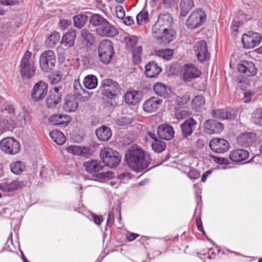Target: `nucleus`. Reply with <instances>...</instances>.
<instances>
[{"mask_svg": "<svg viewBox=\"0 0 262 262\" xmlns=\"http://www.w3.org/2000/svg\"><path fill=\"white\" fill-rule=\"evenodd\" d=\"M125 161L130 169L140 172L147 168L151 159L149 153L137 145H134L126 151Z\"/></svg>", "mask_w": 262, "mask_h": 262, "instance_id": "1", "label": "nucleus"}, {"mask_svg": "<svg viewBox=\"0 0 262 262\" xmlns=\"http://www.w3.org/2000/svg\"><path fill=\"white\" fill-rule=\"evenodd\" d=\"M32 55V53L27 50L21 59L19 71L23 79H30L33 77L35 74L36 69Z\"/></svg>", "mask_w": 262, "mask_h": 262, "instance_id": "2", "label": "nucleus"}, {"mask_svg": "<svg viewBox=\"0 0 262 262\" xmlns=\"http://www.w3.org/2000/svg\"><path fill=\"white\" fill-rule=\"evenodd\" d=\"M121 88L119 84L112 79H103L99 89V92L110 99H115L121 94Z\"/></svg>", "mask_w": 262, "mask_h": 262, "instance_id": "3", "label": "nucleus"}, {"mask_svg": "<svg viewBox=\"0 0 262 262\" xmlns=\"http://www.w3.org/2000/svg\"><path fill=\"white\" fill-rule=\"evenodd\" d=\"M100 157L103 163L111 168L117 166L121 160L119 152L109 147H105L101 150Z\"/></svg>", "mask_w": 262, "mask_h": 262, "instance_id": "4", "label": "nucleus"}, {"mask_svg": "<svg viewBox=\"0 0 262 262\" xmlns=\"http://www.w3.org/2000/svg\"><path fill=\"white\" fill-rule=\"evenodd\" d=\"M98 56L100 61L108 64L114 54L112 42L107 39L102 40L98 47Z\"/></svg>", "mask_w": 262, "mask_h": 262, "instance_id": "5", "label": "nucleus"}, {"mask_svg": "<svg viewBox=\"0 0 262 262\" xmlns=\"http://www.w3.org/2000/svg\"><path fill=\"white\" fill-rule=\"evenodd\" d=\"M206 19L205 12L202 9H196L187 18L186 25L189 29L198 28L205 23Z\"/></svg>", "mask_w": 262, "mask_h": 262, "instance_id": "6", "label": "nucleus"}, {"mask_svg": "<svg viewBox=\"0 0 262 262\" xmlns=\"http://www.w3.org/2000/svg\"><path fill=\"white\" fill-rule=\"evenodd\" d=\"M56 56L52 50H47L42 52L39 57V65L45 72H50L55 66Z\"/></svg>", "mask_w": 262, "mask_h": 262, "instance_id": "7", "label": "nucleus"}, {"mask_svg": "<svg viewBox=\"0 0 262 262\" xmlns=\"http://www.w3.org/2000/svg\"><path fill=\"white\" fill-rule=\"evenodd\" d=\"M20 148L19 142L12 137L4 138L0 142V148L7 154L15 155L19 152Z\"/></svg>", "mask_w": 262, "mask_h": 262, "instance_id": "8", "label": "nucleus"}, {"mask_svg": "<svg viewBox=\"0 0 262 262\" xmlns=\"http://www.w3.org/2000/svg\"><path fill=\"white\" fill-rule=\"evenodd\" d=\"M48 84L46 82L40 80L35 84L31 91V99L35 102L44 99L47 96Z\"/></svg>", "mask_w": 262, "mask_h": 262, "instance_id": "9", "label": "nucleus"}, {"mask_svg": "<svg viewBox=\"0 0 262 262\" xmlns=\"http://www.w3.org/2000/svg\"><path fill=\"white\" fill-rule=\"evenodd\" d=\"M159 27H156V23L154 25L152 30V36L157 40H161L160 43H169L173 39V32H170L168 30H165L162 25H160Z\"/></svg>", "mask_w": 262, "mask_h": 262, "instance_id": "10", "label": "nucleus"}, {"mask_svg": "<svg viewBox=\"0 0 262 262\" xmlns=\"http://www.w3.org/2000/svg\"><path fill=\"white\" fill-rule=\"evenodd\" d=\"M261 36L260 34L252 31L243 35L242 41L244 47L247 49H252L258 46L261 42Z\"/></svg>", "mask_w": 262, "mask_h": 262, "instance_id": "11", "label": "nucleus"}, {"mask_svg": "<svg viewBox=\"0 0 262 262\" xmlns=\"http://www.w3.org/2000/svg\"><path fill=\"white\" fill-rule=\"evenodd\" d=\"M66 150L69 153L85 159H89L94 153L93 149L89 146L70 145L67 147Z\"/></svg>", "mask_w": 262, "mask_h": 262, "instance_id": "12", "label": "nucleus"}, {"mask_svg": "<svg viewBox=\"0 0 262 262\" xmlns=\"http://www.w3.org/2000/svg\"><path fill=\"white\" fill-rule=\"evenodd\" d=\"M193 50L200 62H203L209 59L210 54L205 41L202 40L197 41L194 45Z\"/></svg>", "mask_w": 262, "mask_h": 262, "instance_id": "13", "label": "nucleus"}, {"mask_svg": "<svg viewBox=\"0 0 262 262\" xmlns=\"http://www.w3.org/2000/svg\"><path fill=\"white\" fill-rule=\"evenodd\" d=\"M211 150L216 153L223 154L227 152L230 148L229 142L223 138H214L209 143Z\"/></svg>", "mask_w": 262, "mask_h": 262, "instance_id": "14", "label": "nucleus"}, {"mask_svg": "<svg viewBox=\"0 0 262 262\" xmlns=\"http://www.w3.org/2000/svg\"><path fill=\"white\" fill-rule=\"evenodd\" d=\"M61 90V86H55L50 91V94L46 99V104L48 107L55 108L61 101L62 95L60 91Z\"/></svg>", "mask_w": 262, "mask_h": 262, "instance_id": "15", "label": "nucleus"}, {"mask_svg": "<svg viewBox=\"0 0 262 262\" xmlns=\"http://www.w3.org/2000/svg\"><path fill=\"white\" fill-rule=\"evenodd\" d=\"M96 32L100 36L108 37H113L118 34V29L108 20L101 28H96Z\"/></svg>", "mask_w": 262, "mask_h": 262, "instance_id": "16", "label": "nucleus"}, {"mask_svg": "<svg viewBox=\"0 0 262 262\" xmlns=\"http://www.w3.org/2000/svg\"><path fill=\"white\" fill-rule=\"evenodd\" d=\"M201 74V71L195 65L190 64L183 66V79L186 81H190L199 77Z\"/></svg>", "mask_w": 262, "mask_h": 262, "instance_id": "17", "label": "nucleus"}, {"mask_svg": "<svg viewBox=\"0 0 262 262\" xmlns=\"http://www.w3.org/2000/svg\"><path fill=\"white\" fill-rule=\"evenodd\" d=\"M198 125L197 121L193 118L186 120L180 125L182 135L184 138H187L192 134Z\"/></svg>", "mask_w": 262, "mask_h": 262, "instance_id": "18", "label": "nucleus"}, {"mask_svg": "<svg viewBox=\"0 0 262 262\" xmlns=\"http://www.w3.org/2000/svg\"><path fill=\"white\" fill-rule=\"evenodd\" d=\"M237 71L246 76H253L257 73V69L251 61H242L237 64Z\"/></svg>", "mask_w": 262, "mask_h": 262, "instance_id": "19", "label": "nucleus"}, {"mask_svg": "<svg viewBox=\"0 0 262 262\" xmlns=\"http://www.w3.org/2000/svg\"><path fill=\"white\" fill-rule=\"evenodd\" d=\"M223 124L212 119L206 121L204 124L205 132L209 135L220 134L223 130Z\"/></svg>", "mask_w": 262, "mask_h": 262, "instance_id": "20", "label": "nucleus"}, {"mask_svg": "<svg viewBox=\"0 0 262 262\" xmlns=\"http://www.w3.org/2000/svg\"><path fill=\"white\" fill-rule=\"evenodd\" d=\"M162 102V100L159 98L151 97L144 101L143 109L147 113L155 112L159 109Z\"/></svg>", "mask_w": 262, "mask_h": 262, "instance_id": "21", "label": "nucleus"}, {"mask_svg": "<svg viewBox=\"0 0 262 262\" xmlns=\"http://www.w3.org/2000/svg\"><path fill=\"white\" fill-rule=\"evenodd\" d=\"M157 134L160 139L169 140L173 138L174 132L172 126L164 124L158 126Z\"/></svg>", "mask_w": 262, "mask_h": 262, "instance_id": "22", "label": "nucleus"}, {"mask_svg": "<svg viewBox=\"0 0 262 262\" xmlns=\"http://www.w3.org/2000/svg\"><path fill=\"white\" fill-rule=\"evenodd\" d=\"M83 166L88 173L93 175L101 170L103 167L102 162L96 160L86 161L83 163Z\"/></svg>", "mask_w": 262, "mask_h": 262, "instance_id": "23", "label": "nucleus"}, {"mask_svg": "<svg viewBox=\"0 0 262 262\" xmlns=\"http://www.w3.org/2000/svg\"><path fill=\"white\" fill-rule=\"evenodd\" d=\"M173 24V18L171 15L168 13L160 14L158 16V19L156 23V27H159L160 25H162L165 30H168L170 32H173L171 30V25Z\"/></svg>", "mask_w": 262, "mask_h": 262, "instance_id": "24", "label": "nucleus"}, {"mask_svg": "<svg viewBox=\"0 0 262 262\" xmlns=\"http://www.w3.org/2000/svg\"><path fill=\"white\" fill-rule=\"evenodd\" d=\"M256 139V134L253 132L245 133L241 134L237 138L238 144L244 147H248Z\"/></svg>", "mask_w": 262, "mask_h": 262, "instance_id": "25", "label": "nucleus"}, {"mask_svg": "<svg viewBox=\"0 0 262 262\" xmlns=\"http://www.w3.org/2000/svg\"><path fill=\"white\" fill-rule=\"evenodd\" d=\"M212 115L221 120H233L236 115L235 111L231 109H217L213 111Z\"/></svg>", "mask_w": 262, "mask_h": 262, "instance_id": "26", "label": "nucleus"}, {"mask_svg": "<svg viewBox=\"0 0 262 262\" xmlns=\"http://www.w3.org/2000/svg\"><path fill=\"white\" fill-rule=\"evenodd\" d=\"M22 182L18 180L13 181H6L0 183V190L4 192H13L19 189Z\"/></svg>", "mask_w": 262, "mask_h": 262, "instance_id": "27", "label": "nucleus"}, {"mask_svg": "<svg viewBox=\"0 0 262 262\" xmlns=\"http://www.w3.org/2000/svg\"><path fill=\"white\" fill-rule=\"evenodd\" d=\"M49 121L53 125L64 127L68 125L70 117L67 115H54L49 118Z\"/></svg>", "mask_w": 262, "mask_h": 262, "instance_id": "28", "label": "nucleus"}, {"mask_svg": "<svg viewBox=\"0 0 262 262\" xmlns=\"http://www.w3.org/2000/svg\"><path fill=\"white\" fill-rule=\"evenodd\" d=\"M249 156V152L244 149H237L230 152L229 158L233 162H240L246 160Z\"/></svg>", "mask_w": 262, "mask_h": 262, "instance_id": "29", "label": "nucleus"}, {"mask_svg": "<svg viewBox=\"0 0 262 262\" xmlns=\"http://www.w3.org/2000/svg\"><path fill=\"white\" fill-rule=\"evenodd\" d=\"M76 36V31L70 29L63 35L60 43L66 47H72L74 45Z\"/></svg>", "mask_w": 262, "mask_h": 262, "instance_id": "30", "label": "nucleus"}, {"mask_svg": "<svg viewBox=\"0 0 262 262\" xmlns=\"http://www.w3.org/2000/svg\"><path fill=\"white\" fill-rule=\"evenodd\" d=\"M155 93L158 95L168 98L170 95V90L166 84L161 82H157L153 86Z\"/></svg>", "mask_w": 262, "mask_h": 262, "instance_id": "31", "label": "nucleus"}, {"mask_svg": "<svg viewBox=\"0 0 262 262\" xmlns=\"http://www.w3.org/2000/svg\"><path fill=\"white\" fill-rule=\"evenodd\" d=\"M78 103L74 96H67L64 98L63 109L67 112H74L76 111Z\"/></svg>", "mask_w": 262, "mask_h": 262, "instance_id": "32", "label": "nucleus"}, {"mask_svg": "<svg viewBox=\"0 0 262 262\" xmlns=\"http://www.w3.org/2000/svg\"><path fill=\"white\" fill-rule=\"evenodd\" d=\"M162 69L158 66L155 61L149 62L145 66V73L147 77L152 78L159 74Z\"/></svg>", "mask_w": 262, "mask_h": 262, "instance_id": "33", "label": "nucleus"}, {"mask_svg": "<svg viewBox=\"0 0 262 262\" xmlns=\"http://www.w3.org/2000/svg\"><path fill=\"white\" fill-rule=\"evenodd\" d=\"M107 21L104 16L98 13L92 14L89 19L90 24L97 28H101Z\"/></svg>", "mask_w": 262, "mask_h": 262, "instance_id": "34", "label": "nucleus"}, {"mask_svg": "<svg viewBox=\"0 0 262 262\" xmlns=\"http://www.w3.org/2000/svg\"><path fill=\"white\" fill-rule=\"evenodd\" d=\"M96 135L100 141H107L112 136V131L107 126H102L96 129Z\"/></svg>", "mask_w": 262, "mask_h": 262, "instance_id": "35", "label": "nucleus"}, {"mask_svg": "<svg viewBox=\"0 0 262 262\" xmlns=\"http://www.w3.org/2000/svg\"><path fill=\"white\" fill-rule=\"evenodd\" d=\"M194 7L193 0H181L180 4V15L186 16Z\"/></svg>", "mask_w": 262, "mask_h": 262, "instance_id": "36", "label": "nucleus"}, {"mask_svg": "<svg viewBox=\"0 0 262 262\" xmlns=\"http://www.w3.org/2000/svg\"><path fill=\"white\" fill-rule=\"evenodd\" d=\"M80 36L86 46H92L95 42V35L86 28H83L81 30Z\"/></svg>", "mask_w": 262, "mask_h": 262, "instance_id": "37", "label": "nucleus"}, {"mask_svg": "<svg viewBox=\"0 0 262 262\" xmlns=\"http://www.w3.org/2000/svg\"><path fill=\"white\" fill-rule=\"evenodd\" d=\"M125 102L128 104L136 105L140 101L138 92L136 91L127 92L124 95Z\"/></svg>", "mask_w": 262, "mask_h": 262, "instance_id": "38", "label": "nucleus"}, {"mask_svg": "<svg viewBox=\"0 0 262 262\" xmlns=\"http://www.w3.org/2000/svg\"><path fill=\"white\" fill-rule=\"evenodd\" d=\"M83 84L87 89H94L98 85L97 78L94 75H88L84 77Z\"/></svg>", "mask_w": 262, "mask_h": 262, "instance_id": "39", "label": "nucleus"}, {"mask_svg": "<svg viewBox=\"0 0 262 262\" xmlns=\"http://www.w3.org/2000/svg\"><path fill=\"white\" fill-rule=\"evenodd\" d=\"M74 88L75 93L77 95L82 96L86 100H88L92 95L86 90L82 88V86L80 82L79 79H76L74 82ZM92 94V93H91Z\"/></svg>", "mask_w": 262, "mask_h": 262, "instance_id": "40", "label": "nucleus"}, {"mask_svg": "<svg viewBox=\"0 0 262 262\" xmlns=\"http://www.w3.org/2000/svg\"><path fill=\"white\" fill-rule=\"evenodd\" d=\"M14 127V123L9 118H0V135L4 132L12 130Z\"/></svg>", "mask_w": 262, "mask_h": 262, "instance_id": "41", "label": "nucleus"}, {"mask_svg": "<svg viewBox=\"0 0 262 262\" xmlns=\"http://www.w3.org/2000/svg\"><path fill=\"white\" fill-rule=\"evenodd\" d=\"M50 136L53 141L58 145H62L65 143L66 138L60 131L54 130L50 132Z\"/></svg>", "mask_w": 262, "mask_h": 262, "instance_id": "42", "label": "nucleus"}, {"mask_svg": "<svg viewBox=\"0 0 262 262\" xmlns=\"http://www.w3.org/2000/svg\"><path fill=\"white\" fill-rule=\"evenodd\" d=\"M88 20V17L85 14H78L73 17L74 25L75 27L81 29Z\"/></svg>", "mask_w": 262, "mask_h": 262, "instance_id": "43", "label": "nucleus"}, {"mask_svg": "<svg viewBox=\"0 0 262 262\" xmlns=\"http://www.w3.org/2000/svg\"><path fill=\"white\" fill-rule=\"evenodd\" d=\"M251 122L256 125L262 126V108L255 110L252 114Z\"/></svg>", "mask_w": 262, "mask_h": 262, "instance_id": "44", "label": "nucleus"}, {"mask_svg": "<svg viewBox=\"0 0 262 262\" xmlns=\"http://www.w3.org/2000/svg\"><path fill=\"white\" fill-rule=\"evenodd\" d=\"M60 38V35L59 33L54 31L48 38L46 40V43L50 48L54 47L55 45L59 42Z\"/></svg>", "mask_w": 262, "mask_h": 262, "instance_id": "45", "label": "nucleus"}, {"mask_svg": "<svg viewBox=\"0 0 262 262\" xmlns=\"http://www.w3.org/2000/svg\"><path fill=\"white\" fill-rule=\"evenodd\" d=\"M204 98L201 95L195 96L192 101V107L196 111H199V110L204 105Z\"/></svg>", "mask_w": 262, "mask_h": 262, "instance_id": "46", "label": "nucleus"}, {"mask_svg": "<svg viewBox=\"0 0 262 262\" xmlns=\"http://www.w3.org/2000/svg\"><path fill=\"white\" fill-rule=\"evenodd\" d=\"M152 149L156 152H161L166 148L165 143L159 140H155L151 144Z\"/></svg>", "mask_w": 262, "mask_h": 262, "instance_id": "47", "label": "nucleus"}, {"mask_svg": "<svg viewBox=\"0 0 262 262\" xmlns=\"http://www.w3.org/2000/svg\"><path fill=\"white\" fill-rule=\"evenodd\" d=\"M20 0H0V15H4L5 11L2 5L14 6L19 4Z\"/></svg>", "mask_w": 262, "mask_h": 262, "instance_id": "48", "label": "nucleus"}, {"mask_svg": "<svg viewBox=\"0 0 262 262\" xmlns=\"http://www.w3.org/2000/svg\"><path fill=\"white\" fill-rule=\"evenodd\" d=\"M24 168L23 163L20 161H16L10 165V168L12 172L15 174H19L23 171Z\"/></svg>", "mask_w": 262, "mask_h": 262, "instance_id": "49", "label": "nucleus"}, {"mask_svg": "<svg viewBox=\"0 0 262 262\" xmlns=\"http://www.w3.org/2000/svg\"><path fill=\"white\" fill-rule=\"evenodd\" d=\"M142 48L141 46H138L135 47L132 50L133 58L134 61L138 63L141 61V56L142 54Z\"/></svg>", "mask_w": 262, "mask_h": 262, "instance_id": "50", "label": "nucleus"}, {"mask_svg": "<svg viewBox=\"0 0 262 262\" xmlns=\"http://www.w3.org/2000/svg\"><path fill=\"white\" fill-rule=\"evenodd\" d=\"M148 11L145 9H143L140 11L136 16L137 23L138 25H140L141 23L143 21L145 20L148 18Z\"/></svg>", "mask_w": 262, "mask_h": 262, "instance_id": "51", "label": "nucleus"}, {"mask_svg": "<svg viewBox=\"0 0 262 262\" xmlns=\"http://www.w3.org/2000/svg\"><path fill=\"white\" fill-rule=\"evenodd\" d=\"M191 115V113L190 111L185 110L178 111L175 113L176 118L179 120H183Z\"/></svg>", "mask_w": 262, "mask_h": 262, "instance_id": "52", "label": "nucleus"}, {"mask_svg": "<svg viewBox=\"0 0 262 262\" xmlns=\"http://www.w3.org/2000/svg\"><path fill=\"white\" fill-rule=\"evenodd\" d=\"M126 46L128 48H133L137 43L138 39L135 36H129L125 38Z\"/></svg>", "mask_w": 262, "mask_h": 262, "instance_id": "53", "label": "nucleus"}, {"mask_svg": "<svg viewBox=\"0 0 262 262\" xmlns=\"http://www.w3.org/2000/svg\"><path fill=\"white\" fill-rule=\"evenodd\" d=\"M190 100V97L187 94L182 96H179L176 98V103L179 105H183L186 104Z\"/></svg>", "mask_w": 262, "mask_h": 262, "instance_id": "54", "label": "nucleus"}, {"mask_svg": "<svg viewBox=\"0 0 262 262\" xmlns=\"http://www.w3.org/2000/svg\"><path fill=\"white\" fill-rule=\"evenodd\" d=\"M62 74L60 71H57L51 76V80L52 84L58 83L61 79Z\"/></svg>", "mask_w": 262, "mask_h": 262, "instance_id": "55", "label": "nucleus"}, {"mask_svg": "<svg viewBox=\"0 0 262 262\" xmlns=\"http://www.w3.org/2000/svg\"><path fill=\"white\" fill-rule=\"evenodd\" d=\"M116 16L118 18L123 19L125 17V11L123 7L118 5L115 7Z\"/></svg>", "mask_w": 262, "mask_h": 262, "instance_id": "56", "label": "nucleus"}, {"mask_svg": "<svg viewBox=\"0 0 262 262\" xmlns=\"http://www.w3.org/2000/svg\"><path fill=\"white\" fill-rule=\"evenodd\" d=\"M178 0H163L162 3L164 7L166 8H171L176 5L178 3Z\"/></svg>", "mask_w": 262, "mask_h": 262, "instance_id": "57", "label": "nucleus"}, {"mask_svg": "<svg viewBox=\"0 0 262 262\" xmlns=\"http://www.w3.org/2000/svg\"><path fill=\"white\" fill-rule=\"evenodd\" d=\"M187 176L191 179L196 180L200 176V172L195 169H191L187 173Z\"/></svg>", "mask_w": 262, "mask_h": 262, "instance_id": "58", "label": "nucleus"}, {"mask_svg": "<svg viewBox=\"0 0 262 262\" xmlns=\"http://www.w3.org/2000/svg\"><path fill=\"white\" fill-rule=\"evenodd\" d=\"M96 176L100 179L109 178L113 177V173L111 171H107L106 172H99L96 173Z\"/></svg>", "mask_w": 262, "mask_h": 262, "instance_id": "59", "label": "nucleus"}, {"mask_svg": "<svg viewBox=\"0 0 262 262\" xmlns=\"http://www.w3.org/2000/svg\"><path fill=\"white\" fill-rule=\"evenodd\" d=\"M71 25V21L68 19H62L60 20L59 26L62 29H66Z\"/></svg>", "mask_w": 262, "mask_h": 262, "instance_id": "60", "label": "nucleus"}, {"mask_svg": "<svg viewBox=\"0 0 262 262\" xmlns=\"http://www.w3.org/2000/svg\"><path fill=\"white\" fill-rule=\"evenodd\" d=\"M117 123L119 125H125L130 123V120L128 118L121 117L117 121Z\"/></svg>", "mask_w": 262, "mask_h": 262, "instance_id": "61", "label": "nucleus"}, {"mask_svg": "<svg viewBox=\"0 0 262 262\" xmlns=\"http://www.w3.org/2000/svg\"><path fill=\"white\" fill-rule=\"evenodd\" d=\"M196 225L198 229L205 234V232L203 229L201 219L200 217H198L196 220Z\"/></svg>", "mask_w": 262, "mask_h": 262, "instance_id": "62", "label": "nucleus"}, {"mask_svg": "<svg viewBox=\"0 0 262 262\" xmlns=\"http://www.w3.org/2000/svg\"><path fill=\"white\" fill-rule=\"evenodd\" d=\"M239 24H240V22L236 19L234 18L233 20L232 23V25H231L232 30L234 32L237 31Z\"/></svg>", "mask_w": 262, "mask_h": 262, "instance_id": "63", "label": "nucleus"}, {"mask_svg": "<svg viewBox=\"0 0 262 262\" xmlns=\"http://www.w3.org/2000/svg\"><path fill=\"white\" fill-rule=\"evenodd\" d=\"M3 113H8L9 114L12 113L14 112V108L12 105H7L2 110Z\"/></svg>", "mask_w": 262, "mask_h": 262, "instance_id": "64", "label": "nucleus"}]
</instances>
